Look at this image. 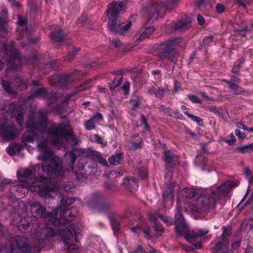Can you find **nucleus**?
I'll return each mask as SVG.
<instances>
[{"label":"nucleus","instance_id":"obj_15","mask_svg":"<svg viewBox=\"0 0 253 253\" xmlns=\"http://www.w3.org/2000/svg\"><path fill=\"white\" fill-rule=\"evenodd\" d=\"M0 133L2 134V138L8 141L15 139L20 133L18 129L13 124L8 122H5L0 125Z\"/></svg>","mask_w":253,"mask_h":253},{"label":"nucleus","instance_id":"obj_3","mask_svg":"<svg viewBox=\"0 0 253 253\" xmlns=\"http://www.w3.org/2000/svg\"><path fill=\"white\" fill-rule=\"evenodd\" d=\"M38 147L40 154L37 158L39 160L44 162L41 164L42 172L50 176H55L58 179L63 178L68 172H75L74 171L73 166L76 158L81 155V150L73 149L69 152L70 163L69 167L63 169L60 159L58 156L53 155L45 142L38 143Z\"/></svg>","mask_w":253,"mask_h":253},{"label":"nucleus","instance_id":"obj_58","mask_svg":"<svg viewBox=\"0 0 253 253\" xmlns=\"http://www.w3.org/2000/svg\"><path fill=\"white\" fill-rule=\"evenodd\" d=\"M141 122L142 124L144 125L145 128L147 130H149V126L147 123V119L143 114L141 115Z\"/></svg>","mask_w":253,"mask_h":253},{"label":"nucleus","instance_id":"obj_8","mask_svg":"<svg viewBox=\"0 0 253 253\" xmlns=\"http://www.w3.org/2000/svg\"><path fill=\"white\" fill-rule=\"evenodd\" d=\"M125 8V5L121 1H113L108 6L107 13L109 22L108 27L111 31H121V25L118 24L119 14Z\"/></svg>","mask_w":253,"mask_h":253},{"label":"nucleus","instance_id":"obj_59","mask_svg":"<svg viewBox=\"0 0 253 253\" xmlns=\"http://www.w3.org/2000/svg\"><path fill=\"white\" fill-rule=\"evenodd\" d=\"M213 40L212 36H208L205 37L203 40V43L204 45H208L211 43Z\"/></svg>","mask_w":253,"mask_h":253},{"label":"nucleus","instance_id":"obj_10","mask_svg":"<svg viewBox=\"0 0 253 253\" xmlns=\"http://www.w3.org/2000/svg\"><path fill=\"white\" fill-rule=\"evenodd\" d=\"M2 47L5 54L3 59L6 65L12 70L18 69L21 66V59L17 50L11 44H3Z\"/></svg>","mask_w":253,"mask_h":253},{"label":"nucleus","instance_id":"obj_25","mask_svg":"<svg viewBox=\"0 0 253 253\" xmlns=\"http://www.w3.org/2000/svg\"><path fill=\"white\" fill-rule=\"evenodd\" d=\"M170 91L167 86L165 87H160L158 88L152 87L148 90L150 94H154L157 98H162L165 94L169 93Z\"/></svg>","mask_w":253,"mask_h":253},{"label":"nucleus","instance_id":"obj_37","mask_svg":"<svg viewBox=\"0 0 253 253\" xmlns=\"http://www.w3.org/2000/svg\"><path fill=\"white\" fill-rule=\"evenodd\" d=\"M21 147V146L20 145H18L16 143L12 144L9 146V147L8 148V153L10 155H14L16 153H18L20 151Z\"/></svg>","mask_w":253,"mask_h":253},{"label":"nucleus","instance_id":"obj_40","mask_svg":"<svg viewBox=\"0 0 253 253\" xmlns=\"http://www.w3.org/2000/svg\"><path fill=\"white\" fill-rule=\"evenodd\" d=\"M185 208L190 212H192L193 213H198L199 212L200 209L199 207L196 206L194 204L189 202L185 205Z\"/></svg>","mask_w":253,"mask_h":253},{"label":"nucleus","instance_id":"obj_57","mask_svg":"<svg viewBox=\"0 0 253 253\" xmlns=\"http://www.w3.org/2000/svg\"><path fill=\"white\" fill-rule=\"evenodd\" d=\"M216 11L218 14L222 13L225 11V7L222 4L218 3L215 7Z\"/></svg>","mask_w":253,"mask_h":253},{"label":"nucleus","instance_id":"obj_5","mask_svg":"<svg viewBox=\"0 0 253 253\" xmlns=\"http://www.w3.org/2000/svg\"><path fill=\"white\" fill-rule=\"evenodd\" d=\"M237 184L232 181H226L220 186L217 187L211 193L203 194L197 199V205L202 212L208 213L214 209L215 204L224 199L225 195L231 188Z\"/></svg>","mask_w":253,"mask_h":253},{"label":"nucleus","instance_id":"obj_38","mask_svg":"<svg viewBox=\"0 0 253 253\" xmlns=\"http://www.w3.org/2000/svg\"><path fill=\"white\" fill-rule=\"evenodd\" d=\"M155 28L153 26H151L146 28L139 37L140 40H145L149 38L154 32Z\"/></svg>","mask_w":253,"mask_h":253},{"label":"nucleus","instance_id":"obj_24","mask_svg":"<svg viewBox=\"0 0 253 253\" xmlns=\"http://www.w3.org/2000/svg\"><path fill=\"white\" fill-rule=\"evenodd\" d=\"M38 97L48 98L49 94L44 88L40 87L33 91L28 96L27 99L31 100Z\"/></svg>","mask_w":253,"mask_h":253},{"label":"nucleus","instance_id":"obj_14","mask_svg":"<svg viewBox=\"0 0 253 253\" xmlns=\"http://www.w3.org/2000/svg\"><path fill=\"white\" fill-rule=\"evenodd\" d=\"M4 109L12 118H15L19 125L22 126L23 125L24 114L25 113V110L23 106L18 105L17 106L16 104L12 103L8 105H5Z\"/></svg>","mask_w":253,"mask_h":253},{"label":"nucleus","instance_id":"obj_11","mask_svg":"<svg viewBox=\"0 0 253 253\" xmlns=\"http://www.w3.org/2000/svg\"><path fill=\"white\" fill-rule=\"evenodd\" d=\"M105 196L101 192L95 191L90 195L88 205L91 209L102 211L109 208V205L105 202Z\"/></svg>","mask_w":253,"mask_h":253},{"label":"nucleus","instance_id":"obj_46","mask_svg":"<svg viewBox=\"0 0 253 253\" xmlns=\"http://www.w3.org/2000/svg\"><path fill=\"white\" fill-rule=\"evenodd\" d=\"M79 50V48H73V51H69L67 55L66 59H65V61H70L74 56L77 54Z\"/></svg>","mask_w":253,"mask_h":253},{"label":"nucleus","instance_id":"obj_42","mask_svg":"<svg viewBox=\"0 0 253 253\" xmlns=\"http://www.w3.org/2000/svg\"><path fill=\"white\" fill-rule=\"evenodd\" d=\"M184 114L186 115L188 117L190 118L193 121L196 122L198 125H203V121L201 118L190 114L188 111L184 112Z\"/></svg>","mask_w":253,"mask_h":253},{"label":"nucleus","instance_id":"obj_12","mask_svg":"<svg viewBox=\"0 0 253 253\" xmlns=\"http://www.w3.org/2000/svg\"><path fill=\"white\" fill-rule=\"evenodd\" d=\"M31 214L34 217L41 218L43 216L45 220L52 223L53 213L46 212L44 207L42 206L37 201L30 203Z\"/></svg>","mask_w":253,"mask_h":253},{"label":"nucleus","instance_id":"obj_60","mask_svg":"<svg viewBox=\"0 0 253 253\" xmlns=\"http://www.w3.org/2000/svg\"><path fill=\"white\" fill-rule=\"evenodd\" d=\"M235 133L239 138L241 139H244L246 137V134L239 129H236L235 131Z\"/></svg>","mask_w":253,"mask_h":253},{"label":"nucleus","instance_id":"obj_32","mask_svg":"<svg viewBox=\"0 0 253 253\" xmlns=\"http://www.w3.org/2000/svg\"><path fill=\"white\" fill-rule=\"evenodd\" d=\"M54 78H55L56 80V82H58L62 86L66 85L73 81L71 76L68 74L63 75L60 76H56Z\"/></svg>","mask_w":253,"mask_h":253},{"label":"nucleus","instance_id":"obj_44","mask_svg":"<svg viewBox=\"0 0 253 253\" xmlns=\"http://www.w3.org/2000/svg\"><path fill=\"white\" fill-rule=\"evenodd\" d=\"M141 98L136 94H133L130 100V104L135 107H138L140 105Z\"/></svg>","mask_w":253,"mask_h":253},{"label":"nucleus","instance_id":"obj_18","mask_svg":"<svg viewBox=\"0 0 253 253\" xmlns=\"http://www.w3.org/2000/svg\"><path fill=\"white\" fill-rule=\"evenodd\" d=\"M178 188V186L175 183H170L167 185L165 188L163 194V202L164 203L168 201H173L174 198V192L175 188Z\"/></svg>","mask_w":253,"mask_h":253},{"label":"nucleus","instance_id":"obj_28","mask_svg":"<svg viewBox=\"0 0 253 253\" xmlns=\"http://www.w3.org/2000/svg\"><path fill=\"white\" fill-rule=\"evenodd\" d=\"M173 155L170 150H166L165 152V160L166 163L167 169L169 171L172 172L173 170L172 160Z\"/></svg>","mask_w":253,"mask_h":253},{"label":"nucleus","instance_id":"obj_34","mask_svg":"<svg viewBox=\"0 0 253 253\" xmlns=\"http://www.w3.org/2000/svg\"><path fill=\"white\" fill-rule=\"evenodd\" d=\"M31 217L30 216L25 217L21 218L18 222V228L20 230H26L30 225Z\"/></svg>","mask_w":253,"mask_h":253},{"label":"nucleus","instance_id":"obj_54","mask_svg":"<svg viewBox=\"0 0 253 253\" xmlns=\"http://www.w3.org/2000/svg\"><path fill=\"white\" fill-rule=\"evenodd\" d=\"M188 97L190 100V101H191L193 103L199 104H201L202 103L201 100L196 95H188Z\"/></svg>","mask_w":253,"mask_h":253},{"label":"nucleus","instance_id":"obj_13","mask_svg":"<svg viewBox=\"0 0 253 253\" xmlns=\"http://www.w3.org/2000/svg\"><path fill=\"white\" fill-rule=\"evenodd\" d=\"M1 84L6 92L12 94L17 91L18 88L24 90L27 88L26 84L19 77H16L11 81L2 80Z\"/></svg>","mask_w":253,"mask_h":253},{"label":"nucleus","instance_id":"obj_1","mask_svg":"<svg viewBox=\"0 0 253 253\" xmlns=\"http://www.w3.org/2000/svg\"><path fill=\"white\" fill-rule=\"evenodd\" d=\"M63 124H53L47 128V118L42 112L30 117L26 124L30 129L25 132L22 137L24 143H32L39 141V143L50 142L53 145L62 144L64 138L77 143V137L72 132L65 130ZM47 145V144H46Z\"/></svg>","mask_w":253,"mask_h":253},{"label":"nucleus","instance_id":"obj_6","mask_svg":"<svg viewBox=\"0 0 253 253\" xmlns=\"http://www.w3.org/2000/svg\"><path fill=\"white\" fill-rule=\"evenodd\" d=\"M42 229H39L36 232V240L38 242V246L32 247L30 246L28 239L22 236H16L10 240V247L13 250L20 251L23 253H39L40 252V245H41L44 240H40V233Z\"/></svg>","mask_w":253,"mask_h":253},{"label":"nucleus","instance_id":"obj_63","mask_svg":"<svg viewBox=\"0 0 253 253\" xmlns=\"http://www.w3.org/2000/svg\"><path fill=\"white\" fill-rule=\"evenodd\" d=\"M224 141L226 143H227L230 145H231L235 142L236 139H235L233 134L232 133L230 135V139H225V140H224Z\"/></svg>","mask_w":253,"mask_h":253},{"label":"nucleus","instance_id":"obj_7","mask_svg":"<svg viewBox=\"0 0 253 253\" xmlns=\"http://www.w3.org/2000/svg\"><path fill=\"white\" fill-rule=\"evenodd\" d=\"M176 1L175 0H166L161 2L152 3L146 10L145 17L149 20H156L158 18L163 17L166 10H171L175 8Z\"/></svg>","mask_w":253,"mask_h":253},{"label":"nucleus","instance_id":"obj_16","mask_svg":"<svg viewBox=\"0 0 253 253\" xmlns=\"http://www.w3.org/2000/svg\"><path fill=\"white\" fill-rule=\"evenodd\" d=\"M174 224L176 233H185L187 231V224L186 223L183 215L179 206H176L175 213Z\"/></svg>","mask_w":253,"mask_h":253},{"label":"nucleus","instance_id":"obj_26","mask_svg":"<svg viewBox=\"0 0 253 253\" xmlns=\"http://www.w3.org/2000/svg\"><path fill=\"white\" fill-rule=\"evenodd\" d=\"M187 231L185 233H177L179 236H183L190 243H192L197 240L199 238L197 231L194 230H189L188 226H187Z\"/></svg>","mask_w":253,"mask_h":253},{"label":"nucleus","instance_id":"obj_62","mask_svg":"<svg viewBox=\"0 0 253 253\" xmlns=\"http://www.w3.org/2000/svg\"><path fill=\"white\" fill-rule=\"evenodd\" d=\"M154 228L156 231L162 233L164 231V229L162 227V225L158 223H155Z\"/></svg>","mask_w":253,"mask_h":253},{"label":"nucleus","instance_id":"obj_61","mask_svg":"<svg viewBox=\"0 0 253 253\" xmlns=\"http://www.w3.org/2000/svg\"><path fill=\"white\" fill-rule=\"evenodd\" d=\"M160 110L165 113H169V114L171 113V110L169 107H166L164 105H160Z\"/></svg>","mask_w":253,"mask_h":253},{"label":"nucleus","instance_id":"obj_43","mask_svg":"<svg viewBox=\"0 0 253 253\" xmlns=\"http://www.w3.org/2000/svg\"><path fill=\"white\" fill-rule=\"evenodd\" d=\"M79 22L82 24V26L83 27H86V28L91 29L92 25H90L89 26H87V24L90 23L88 19L87 18L86 15H82L80 18L79 19Z\"/></svg>","mask_w":253,"mask_h":253},{"label":"nucleus","instance_id":"obj_30","mask_svg":"<svg viewBox=\"0 0 253 253\" xmlns=\"http://www.w3.org/2000/svg\"><path fill=\"white\" fill-rule=\"evenodd\" d=\"M51 35L52 36V40L54 42L61 43L66 39V35L62 30L59 31H52L51 32Z\"/></svg>","mask_w":253,"mask_h":253},{"label":"nucleus","instance_id":"obj_56","mask_svg":"<svg viewBox=\"0 0 253 253\" xmlns=\"http://www.w3.org/2000/svg\"><path fill=\"white\" fill-rule=\"evenodd\" d=\"M11 180L8 179H4L0 182V190H2L6 185L10 184Z\"/></svg>","mask_w":253,"mask_h":253},{"label":"nucleus","instance_id":"obj_33","mask_svg":"<svg viewBox=\"0 0 253 253\" xmlns=\"http://www.w3.org/2000/svg\"><path fill=\"white\" fill-rule=\"evenodd\" d=\"M235 151L239 153H251L253 152V143L243 146L237 147Z\"/></svg>","mask_w":253,"mask_h":253},{"label":"nucleus","instance_id":"obj_27","mask_svg":"<svg viewBox=\"0 0 253 253\" xmlns=\"http://www.w3.org/2000/svg\"><path fill=\"white\" fill-rule=\"evenodd\" d=\"M89 155L93 161L99 163L100 165L103 166H107L108 165L106 160L101 156L99 152L92 151L90 152Z\"/></svg>","mask_w":253,"mask_h":253},{"label":"nucleus","instance_id":"obj_45","mask_svg":"<svg viewBox=\"0 0 253 253\" xmlns=\"http://www.w3.org/2000/svg\"><path fill=\"white\" fill-rule=\"evenodd\" d=\"M241 239L240 238L237 239L233 241L231 245V249H230V253H233V251L237 250L240 246Z\"/></svg>","mask_w":253,"mask_h":253},{"label":"nucleus","instance_id":"obj_53","mask_svg":"<svg viewBox=\"0 0 253 253\" xmlns=\"http://www.w3.org/2000/svg\"><path fill=\"white\" fill-rule=\"evenodd\" d=\"M169 116L180 120H182L183 118L182 114L178 110L171 111V113L169 114Z\"/></svg>","mask_w":253,"mask_h":253},{"label":"nucleus","instance_id":"obj_21","mask_svg":"<svg viewBox=\"0 0 253 253\" xmlns=\"http://www.w3.org/2000/svg\"><path fill=\"white\" fill-rule=\"evenodd\" d=\"M171 31L172 32L174 31H183L191 27L190 21L189 20L180 21L177 23H172L169 25Z\"/></svg>","mask_w":253,"mask_h":253},{"label":"nucleus","instance_id":"obj_19","mask_svg":"<svg viewBox=\"0 0 253 253\" xmlns=\"http://www.w3.org/2000/svg\"><path fill=\"white\" fill-rule=\"evenodd\" d=\"M75 202L74 198L70 197L67 196H63L62 198L60 205L55 210L56 217H58V212L60 216L62 214V210H65L70 207Z\"/></svg>","mask_w":253,"mask_h":253},{"label":"nucleus","instance_id":"obj_41","mask_svg":"<svg viewBox=\"0 0 253 253\" xmlns=\"http://www.w3.org/2000/svg\"><path fill=\"white\" fill-rule=\"evenodd\" d=\"M243 63V61L240 59L238 61L237 63L234 64L232 69V73L236 76L240 75V69H241V65Z\"/></svg>","mask_w":253,"mask_h":253},{"label":"nucleus","instance_id":"obj_4","mask_svg":"<svg viewBox=\"0 0 253 253\" xmlns=\"http://www.w3.org/2000/svg\"><path fill=\"white\" fill-rule=\"evenodd\" d=\"M73 209L72 210H62V214L60 216L58 212V217H56V210H54L53 213L52 224L55 226H59L57 229H53L49 227H45L41 230L40 237L38 239L40 240H45L48 237H53L55 235H60L61 239L66 246H69L68 240H70L72 236L73 233L71 229H69L64 224L66 222L72 221L76 215L73 213Z\"/></svg>","mask_w":253,"mask_h":253},{"label":"nucleus","instance_id":"obj_29","mask_svg":"<svg viewBox=\"0 0 253 253\" xmlns=\"http://www.w3.org/2000/svg\"><path fill=\"white\" fill-rule=\"evenodd\" d=\"M149 218L151 220L156 219L157 218H159L168 225H171L173 224V219L171 217L162 215L158 213L150 214Z\"/></svg>","mask_w":253,"mask_h":253},{"label":"nucleus","instance_id":"obj_51","mask_svg":"<svg viewBox=\"0 0 253 253\" xmlns=\"http://www.w3.org/2000/svg\"><path fill=\"white\" fill-rule=\"evenodd\" d=\"M112 227L114 230H118L120 226L119 222L115 218H112L110 220Z\"/></svg>","mask_w":253,"mask_h":253},{"label":"nucleus","instance_id":"obj_64","mask_svg":"<svg viewBox=\"0 0 253 253\" xmlns=\"http://www.w3.org/2000/svg\"><path fill=\"white\" fill-rule=\"evenodd\" d=\"M142 230V227L141 226H134L131 228V230L134 233L139 234L140 233Z\"/></svg>","mask_w":253,"mask_h":253},{"label":"nucleus","instance_id":"obj_39","mask_svg":"<svg viewBox=\"0 0 253 253\" xmlns=\"http://www.w3.org/2000/svg\"><path fill=\"white\" fill-rule=\"evenodd\" d=\"M118 74L120 76L118 78H115L112 81L111 84L110 85V89L111 90H114L116 87L121 85L122 83V74L121 71H118Z\"/></svg>","mask_w":253,"mask_h":253},{"label":"nucleus","instance_id":"obj_55","mask_svg":"<svg viewBox=\"0 0 253 253\" xmlns=\"http://www.w3.org/2000/svg\"><path fill=\"white\" fill-rule=\"evenodd\" d=\"M124 183L126 185H132L133 184H136V180L134 178L127 177L124 180Z\"/></svg>","mask_w":253,"mask_h":253},{"label":"nucleus","instance_id":"obj_20","mask_svg":"<svg viewBox=\"0 0 253 253\" xmlns=\"http://www.w3.org/2000/svg\"><path fill=\"white\" fill-rule=\"evenodd\" d=\"M50 186L52 188V196L49 198L53 197V194L54 191L57 190L58 189L64 190L66 192H72L74 190L75 187L73 184L70 182H64L63 183H60L57 186H54L52 183V180H51Z\"/></svg>","mask_w":253,"mask_h":253},{"label":"nucleus","instance_id":"obj_47","mask_svg":"<svg viewBox=\"0 0 253 253\" xmlns=\"http://www.w3.org/2000/svg\"><path fill=\"white\" fill-rule=\"evenodd\" d=\"M143 146V142L141 140L138 143L131 142L130 147L131 149L136 150L141 148Z\"/></svg>","mask_w":253,"mask_h":253},{"label":"nucleus","instance_id":"obj_22","mask_svg":"<svg viewBox=\"0 0 253 253\" xmlns=\"http://www.w3.org/2000/svg\"><path fill=\"white\" fill-rule=\"evenodd\" d=\"M72 95L68 94L66 95L61 104L53 105L51 107V111L55 114L63 112L67 107V102L69 101Z\"/></svg>","mask_w":253,"mask_h":253},{"label":"nucleus","instance_id":"obj_48","mask_svg":"<svg viewBox=\"0 0 253 253\" xmlns=\"http://www.w3.org/2000/svg\"><path fill=\"white\" fill-rule=\"evenodd\" d=\"M231 228L230 227H227L224 228V230L221 234V236L220 238L223 239H228V237L231 234Z\"/></svg>","mask_w":253,"mask_h":253},{"label":"nucleus","instance_id":"obj_9","mask_svg":"<svg viewBox=\"0 0 253 253\" xmlns=\"http://www.w3.org/2000/svg\"><path fill=\"white\" fill-rule=\"evenodd\" d=\"M182 41L181 38L178 37L163 42L160 45V51L158 56L161 60L175 62L178 54L172 52L174 47Z\"/></svg>","mask_w":253,"mask_h":253},{"label":"nucleus","instance_id":"obj_2","mask_svg":"<svg viewBox=\"0 0 253 253\" xmlns=\"http://www.w3.org/2000/svg\"><path fill=\"white\" fill-rule=\"evenodd\" d=\"M35 171L36 169L33 167L18 170L17 175L22 183L11 186L10 190L23 192L24 194L30 190L35 194H39L40 196L46 199H49L51 197L52 192L50 186V177L52 176L43 172L47 175V177L40 176L36 180L33 178L35 175Z\"/></svg>","mask_w":253,"mask_h":253},{"label":"nucleus","instance_id":"obj_17","mask_svg":"<svg viewBox=\"0 0 253 253\" xmlns=\"http://www.w3.org/2000/svg\"><path fill=\"white\" fill-rule=\"evenodd\" d=\"M213 253H230L228 239L217 238Z\"/></svg>","mask_w":253,"mask_h":253},{"label":"nucleus","instance_id":"obj_50","mask_svg":"<svg viewBox=\"0 0 253 253\" xmlns=\"http://www.w3.org/2000/svg\"><path fill=\"white\" fill-rule=\"evenodd\" d=\"M138 175L142 179H145L147 177L148 172L146 168H141L138 170Z\"/></svg>","mask_w":253,"mask_h":253},{"label":"nucleus","instance_id":"obj_36","mask_svg":"<svg viewBox=\"0 0 253 253\" xmlns=\"http://www.w3.org/2000/svg\"><path fill=\"white\" fill-rule=\"evenodd\" d=\"M181 193L185 197L191 199L195 196L196 192L193 188L189 187L183 189L181 191Z\"/></svg>","mask_w":253,"mask_h":253},{"label":"nucleus","instance_id":"obj_52","mask_svg":"<svg viewBox=\"0 0 253 253\" xmlns=\"http://www.w3.org/2000/svg\"><path fill=\"white\" fill-rule=\"evenodd\" d=\"M118 24H121L122 29H121V32L113 31L114 32H115L116 33H122L123 31H126L128 30L130 28V26L131 25V23L130 22H129L128 23H127L125 25H123V24L120 23V21L119 23L118 22Z\"/></svg>","mask_w":253,"mask_h":253},{"label":"nucleus","instance_id":"obj_31","mask_svg":"<svg viewBox=\"0 0 253 253\" xmlns=\"http://www.w3.org/2000/svg\"><path fill=\"white\" fill-rule=\"evenodd\" d=\"M223 81L229 84L230 88L235 94H242L244 92V90L241 87L237 84L232 83V81H229L227 80H223Z\"/></svg>","mask_w":253,"mask_h":253},{"label":"nucleus","instance_id":"obj_49","mask_svg":"<svg viewBox=\"0 0 253 253\" xmlns=\"http://www.w3.org/2000/svg\"><path fill=\"white\" fill-rule=\"evenodd\" d=\"M56 69H57L56 67L53 66V63H51L46 64L44 67V68L43 69V72L44 74H48L52 69L56 70Z\"/></svg>","mask_w":253,"mask_h":253},{"label":"nucleus","instance_id":"obj_35","mask_svg":"<svg viewBox=\"0 0 253 253\" xmlns=\"http://www.w3.org/2000/svg\"><path fill=\"white\" fill-rule=\"evenodd\" d=\"M122 161L123 154L121 153L113 155L109 159L110 164L114 166L119 165Z\"/></svg>","mask_w":253,"mask_h":253},{"label":"nucleus","instance_id":"obj_23","mask_svg":"<svg viewBox=\"0 0 253 253\" xmlns=\"http://www.w3.org/2000/svg\"><path fill=\"white\" fill-rule=\"evenodd\" d=\"M103 119L101 114L97 113L92 118L85 122L84 126L87 130H91L95 128V125Z\"/></svg>","mask_w":253,"mask_h":253}]
</instances>
